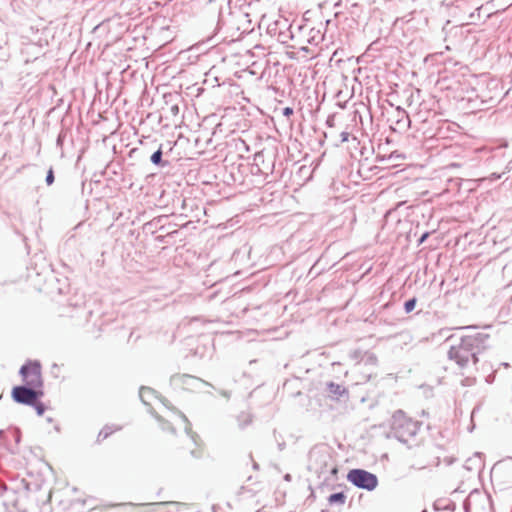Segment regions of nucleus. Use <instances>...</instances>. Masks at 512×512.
Masks as SVG:
<instances>
[{"mask_svg": "<svg viewBox=\"0 0 512 512\" xmlns=\"http://www.w3.org/2000/svg\"><path fill=\"white\" fill-rule=\"evenodd\" d=\"M239 426L244 427L249 425L252 422V418L248 414H243L238 418Z\"/></svg>", "mask_w": 512, "mask_h": 512, "instance_id": "nucleus-9", "label": "nucleus"}, {"mask_svg": "<svg viewBox=\"0 0 512 512\" xmlns=\"http://www.w3.org/2000/svg\"><path fill=\"white\" fill-rule=\"evenodd\" d=\"M198 379L188 374H176L171 377L172 385L177 389L192 390Z\"/></svg>", "mask_w": 512, "mask_h": 512, "instance_id": "nucleus-5", "label": "nucleus"}, {"mask_svg": "<svg viewBox=\"0 0 512 512\" xmlns=\"http://www.w3.org/2000/svg\"><path fill=\"white\" fill-rule=\"evenodd\" d=\"M20 375L25 385L33 388H42L43 379L41 365L36 361H29L20 369Z\"/></svg>", "mask_w": 512, "mask_h": 512, "instance_id": "nucleus-2", "label": "nucleus"}, {"mask_svg": "<svg viewBox=\"0 0 512 512\" xmlns=\"http://www.w3.org/2000/svg\"><path fill=\"white\" fill-rule=\"evenodd\" d=\"M347 479L353 485L369 491L374 490L378 485L376 475L363 469L350 470L347 474Z\"/></svg>", "mask_w": 512, "mask_h": 512, "instance_id": "nucleus-3", "label": "nucleus"}, {"mask_svg": "<svg viewBox=\"0 0 512 512\" xmlns=\"http://www.w3.org/2000/svg\"><path fill=\"white\" fill-rule=\"evenodd\" d=\"M428 235H429L428 233H424V234L422 235V237L420 238L419 242H420V243H423V242L427 239Z\"/></svg>", "mask_w": 512, "mask_h": 512, "instance_id": "nucleus-16", "label": "nucleus"}, {"mask_svg": "<svg viewBox=\"0 0 512 512\" xmlns=\"http://www.w3.org/2000/svg\"><path fill=\"white\" fill-rule=\"evenodd\" d=\"M43 395L41 388L28 387L27 385L15 386L11 391V397L15 402L29 406Z\"/></svg>", "mask_w": 512, "mask_h": 512, "instance_id": "nucleus-4", "label": "nucleus"}, {"mask_svg": "<svg viewBox=\"0 0 512 512\" xmlns=\"http://www.w3.org/2000/svg\"><path fill=\"white\" fill-rule=\"evenodd\" d=\"M30 406L34 407V409L36 410V412L39 416H42L44 414V412L46 411V406L44 405V403L39 401V399L35 400V402L33 404H31Z\"/></svg>", "mask_w": 512, "mask_h": 512, "instance_id": "nucleus-8", "label": "nucleus"}, {"mask_svg": "<svg viewBox=\"0 0 512 512\" xmlns=\"http://www.w3.org/2000/svg\"><path fill=\"white\" fill-rule=\"evenodd\" d=\"M347 500L346 494L343 492L332 494L328 497L329 505L344 506Z\"/></svg>", "mask_w": 512, "mask_h": 512, "instance_id": "nucleus-6", "label": "nucleus"}, {"mask_svg": "<svg viewBox=\"0 0 512 512\" xmlns=\"http://www.w3.org/2000/svg\"><path fill=\"white\" fill-rule=\"evenodd\" d=\"M488 335L475 332L461 337L460 342L451 346L448 356L460 367H466L469 363L477 362L476 349L480 348Z\"/></svg>", "mask_w": 512, "mask_h": 512, "instance_id": "nucleus-1", "label": "nucleus"}, {"mask_svg": "<svg viewBox=\"0 0 512 512\" xmlns=\"http://www.w3.org/2000/svg\"><path fill=\"white\" fill-rule=\"evenodd\" d=\"M46 182L48 185H51L54 182V174L52 169H50L47 173Z\"/></svg>", "mask_w": 512, "mask_h": 512, "instance_id": "nucleus-12", "label": "nucleus"}, {"mask_svg": "<svg viewBox=\"0 0 512 512\" xmlns=\"http://www.w3.org/2000/svg\"><path fill=\"white\" fill-rule=\"evenodd\" d=\"M118 428H113L111 426H105L103 429L100 430L97 436L98 442H103L106 440L110 435H112L114 432H116Z\"/></svg>", "mask_w": 512, "mask_h": 512, "instance_id": "nucleus-7", "label": "nucleus"}, {"mask_svg": "<svg viewBox=\"0 0 512 512\" xmlns=\"http://www.w3.org/2000/svg\"><path fill=\"white\" fill-rule=\"evenodd\" d=\"M161 158H162V150L161 148H159L156 152H154L151 156V161L156 164V165H159L161 163Z\"/></svg>", "mask_w": 512, "mask_h": 512, "instance_id": "nucleus-10", "label": "nucleus"}, {"mask_svg": "<svg viewBox=\"0 0 512 512\" xmlns=\"http://www.w3.org/2000/svg\"><path fill=\"white\" fill-rule=\"evenodd\" d=\"M169 109H170V113L173 116H177L179 114V106L177 104L171 105Z\"/></svg>", "mask_w": 512, "mask_h": 512, "instance_id": "nucleus-13", "label": "nucleus"}, {"mask_svg": "<svg viewBox=\"0 0 512 512\" xmlns=\"http://www.w3.org/2000/svg\"><path fill=\"white\" fill-rule=\"evenodd\" d=\"M415 305H416V299L415 298H412V299L406 301L405 305H404L405 311L407 313H410L415 308Z\"/></svg>", "mask_w": 512, "mask_h": 512, "instance_id": "nucleus-11", "label": "nucleus"}, {"mask_svg": "<svg viewBox=\"0 0 512 512\" xmlns=\"http://www.w3.org/2000/svg\"><path fill=\"white\" fill-rule=\"evenodd\" d=\"M191 454H192V456H194V457H199V456H200V454H201V449H200V448H196V449H194V450H191Z\"/></svg>", "mask_w": 512, "mask_h": 512, "instance_id": "nucleus-15", "label": "nucleus"}, {"mask_svg": "<svg viewBox=\"0 0 512 512\" xmlns=\"http://www.w3.org/2000/svg\"><path fill=\"white\" fill-rule=\"evenodd\" d=\"M283 114L286 116V117H290L292 114H293V109L291 107H286L284 108L283 110Z\"/></svg>", "mask_w": 512, "mask_h": 512, "instance_id": "nucleus-14", "label": "nucleus"}]
</instances>
